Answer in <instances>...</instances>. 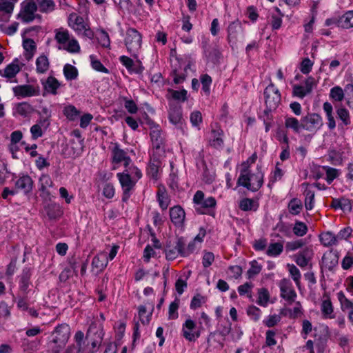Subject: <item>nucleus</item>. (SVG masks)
<instances>
[{"label": "nucleus", "instance_id": "ddd939ff", "mask_svg": "<svg viewBox=\"0 0 353 353\" xmlns=\"http://www.w3.org/2000/svg\"><path fill=\"white\" fill-rule=\"evenodd\" d=\"M265 102L270 110L276 109L281 101V94L279 89L270 83L264 90Z\"/></svg>", "mask_w": 353, "mask_h": 353}, {"label": "nucleus", "instance_id": "79ce46f5", "mask_svg": "<svg viewBox=\"0 0 353 353\" xmlns=\"http://www.w3.org/2000/svg\"><path fill=\"white\" fill-rule=\"evenodd\" d=\"M41 12H49L54 10L55 3L53 0H36L34 2Z\"/></svg>", "mask_w": 353, "mask_h": 353}, {"label": "nucleus", "instance_id": "052dcab7", "mask_svg": "<svg viewBox=\"0 0 353 353\" xmlns=\"http://www.w3.org/2000/svg\"><path fill=\"white\" fill-rule=\"evenodd\" d=\"M305 207L307 210H311L314 205V192L310 190H305Z\"/></svg>", "mask_w": 353, "mask_h": 353}, {"label": "nucleus", "instance_id": "412c9836", "mask_svg": "<svg viewBox=\"0 0 353 353\" xmlns=\"http://www.w3.org/2000/svg\"><path fill=\"white\" fill-rule=\"evenodd\" d=\"M119 61L130 73L140 74L143 70V67L139 61L134 62L131 58L125 55L121 56Z\"/></svg>", "mask_w": 353, "mask_h": 353}, {"label": "nucleus", "instance_id": "680f3d73", "mask_svg": "<svg viewBox=\"0 0 353 353\" xmlns=\"http://www.w3.org/2000/svg\"><path fill=\"white\" fill-rule=\"evenodd\" d=\"M261 310L254 305H250L247 309L248 316L254 321H258L261 318Z\"/></svg>", "mask_w": 353, "mask_h": 353}, {"label": "nucleus", "instance_id": "f3484780", "mask_svg": "<svg viewBox=\"0 0 353 353\" xmlns=\"http://www.w3.org/2000/svg\"><path fill=\"white\" fill-rule=\"evenodd\" d=\"M163 154H159L155 152H152L150 154V161L148 166L147 174L148 175L157 180L159 178V171L161 168V159Z\"/></svg>", "mask_w": 353, "mask_h": 353}, {"label": "nucleus", "instance_id": "aec40b11", "mask_svg": "<svg viewBox=\"0 0 353 353\" xmlns=\"http://www.w3.org/2000/svg\"><path fill=\"white\" fill-rule=\"evenodd\" d=\"M151 141L152 145V152L163 154V138L161 136V130L158 127L152 129L150 132Z\"/></svg>", "mask_w": 353, "mask_h": 353}, {"label": "nucleus", "instance_id": "2f4dec72", "mask_svg": "<svg viewBox=\"0 0 353 353\" xmlns=\"http://www.w3.org/2000/svg\"><path fill=\"white\" fill-rule=\"evenodd\" d=\"M337 299L340 303V307L343 312H348L353 310V301L348 299L343 292L340 291L337 293Z\"/></svg>", "mask_w": 353, "mask_h": 353}, {"label": "nucleus", "instance_id": "9d476101", "mask_svg": "<svg viewBox=\"0 0 353 353\" xmlns=\"http://www.w3.org/2000/svg\"><path fill=\"white\" fill-rule=\"evenodd\" d=\"M131 159L127 152L121 149L118 143H115L112 149V169L115 170L118 166L123 165L127 168L130 165Z\"/></svg>", "mask_w": 353, "mask_h": 353}, {"label": "nucleus", "instance_id": "5701e85b", "mask_svg": "<svg viewBox=\"0 0 353 353\" xmlns=\"http://www.w3.org/2000/svg\"><path fill=\"white\" fill-rule=\"evenodd\" d=\"M324 299L323 300L321 305V310L324 319H332L335 317L334 314V307L331 302L330 298L328 294L323 295Z\"/></svg>", "mask_w": 353, "mask_h": 353}, {"label": "nucleus", "instance_id": "39448f33", "mask_svg": "<svg viewBox=\"0 0 353 353\" xmlns=\"http://www.w3.org/2000/svg\"><path fill=\"white\" fill-rule=\"evenodd\" d=\"M69 26L73 29L79 36L92 39L94 37V32L89 26L84 22L82 17L76 14H70L68 19Z\"/></svg>", "mask_w": 353, "mask_h": 353}, {"label": "nucleus", "instance_id": "6e6552de", "mask_svg": "<svg viewBox=\"0 0 353 353\" xmlns=\"http://www.w3.org/2000/svg\"><path fill=\"white\" fill-rule=\"evenodd\" d=\"M185 245V241L183 237H178L174 240L167 241L164 252L165 258L168 261H173L178 256L182 257V252Z\"/></svg>", "mask_w": 353, "mask_h": 353}, {"label": "nucleus", "instance_id": "bb28decb", "mask_svg": "<svg viewBox=\"0 0 353 353\" xmlns=\"http://www.w3.org/2000/svg\"><path fill=\"white\" fill-rule=\"evenodd\" d=\"M223 131L219 128H216L215 129H212L211 131V137L210 139V143L214 148H221L223 145Z\"/></svg>", "mask_w": 353, "mask_h": 353}, {"label": "nucleus", "instance_id": "603ef678", "mask_svg": "<svg viewBox=\"0 0 353 353\" xmlns=\"http://www.w3.org/2000/svg\"><path fill=\"white\" fill-rule=\"evenodd\" d=\"M294 234L297 236H303L308 231L306 224L300 221H296L292 228Z\"/></svg>", "mask_w": 353, "mask_h": 353}, {"label": "nucleus", "instance_id": "c756f323", "mask_svg": "<svg viewBox=\"0 0 353 353\" xmlns=\"http://www.w3.org/2000/svg\"><path fill=\"white\" fill-rule=\"evenodd\" d=\"M157 199L162 210H165L168 208L170 199L164 188H159L157 193Z\"/></svg>", "mask_w": 353, "mask_h": 353}, {"label": "nucleus", "instance_id": "7ed1b4c3", "mask_svg": "<svg viewBox=\"0 0 353 353\" xmlns=\"http://www.w3.org/2000/svg\"><path fill=\"white\" fill-rule=\"evenodd\" d=\"M195 210L201 214L214 215L216 201L213 196L205 197L201 190H197L193 196Z\"/></svg>", "mask_w": 353, "mask_h": 353}, {"label": "nucleus", "instance_id": "e433bc0d", "mask_svg": "<svg viewBox=\"0 0 353 353\" xmlns=\"http://www.w3.org/2000/svg\"><path fill=\"white\" fill-rule=\"evenodd\" d=\"M321 243L326 247L332 246L338 243L336 235L331 232H323L320 235Z\"/></svg>", "mask_w": 353, "mask_h": 353}, {"label": "nucleus", "instance_id": "e2e57ef3", "mask_svg": "<svg viewBox=\"0 0 353 353\" xmlns=\"http://www.w3.org/2000/svg\"><path fill=\"white\" fill-rule=\"evenodd\" d=\"M39 184L40 190L44 192L52 185L53 182L48 174H42L39 178Z\"/></svg>", "mask_w": 353, "mask_h": 353}, {"label": "nucleus", "instance_id": "58836bf2", "mask_svg": "<svg viewBox=\"0 0 353 353\" xmlns=\"http://www.w3.org/2000/svg\"><path fill=\"white\" fill-rule=\"evenodd\" d=\"M283 14L279 8L275 7L271 14V26L273 30H278L282 25V17Z\"/></svg>", "mask_w": 353, "mask_h": 353}, {"label": "nucleus", "instance_id": "37998d69", "mask_svg": "<svg viewBox=\"0 0 353 353\" xmlns=\"http://www.w3.org/2000/svg\"><path fill=\"white\" fill-rule=\"evenodd\" d=\"M283 250V245L281 242L272 243L269 245L266 254L271 257H276L279 256Z\"/></svg>", "mask_w": 353, "mask_h": 353}, {"label": "nucleus", "instance_id": "c9c22d12", "mask_svg": "<svg viewBox=\"0 0 353 353\" xmlns=\"http://www.w3.org/2000/svg\"><path fill=\"white\" fill-rule=\"evenodd\" d=\"M270 295L268 289L261 288L257 290L256 303L262 307H267L270 301Z\"/></svg>", "mask_w": 353, "mask_h": 353}, {"label": "nucleus", "instance_id": "8fccbe9b", "mask_svg": "<svg viewBox=\"0 0 353 353\" xmlns=\"http://www.w3.org/2000/svg\"><path fill=\"white\" fill-rule=\"evenodd\" d=\"M63 112L70 121H74L80 114V112L72 105L65 106Z\"/></svg>", "mask_w": 353, "mask_h": 353}, {"label": "nucleus", "instance_id": "a211bd4d", "mask_svg": "<svg viewBox=\"0 0 353 353\" xmlns=\"http://www.w3.org/2000/svg\"><path fill=\"white\" fill-rule=\"evenodd\" d=\"M21 5L22 8L19 14V18L26 23L32 21L35 18V12L37 10L36 3L32 1H24Z\"/></svg>", "mask_w": 353, "mask_h": 353}, {"label": "nucleus", "instance_id": "49530a36", "mask_svg": "<svg viewBox=\"0 0 353 353\" xmlns=\"http://www.w3.org/2000/svg\"><path fill=\"white\" fill-rule=\"evenodd\" d=\"M32 110L31 105L27 102L19 103L14 107V112L23 117L28 115Z\"/></svg>", "mask_w": 353, "mask_h": 353}, {"label": "nucleus", "instance_id": "0eeeda50", "mask_svg": "<svg viewBox=\"0 0 353 353\" xmlns=\"http://www.w3.org/2000/svg\"><path fill=\"white\" fill-rule=\"evenodd\" d=\"M142 37L141 34L134 28H128L126 31L125 44L128 51L133 57H137L141 46Z\"/></svg>", "mask_w": 353, "mask_h": 353}, {"label": "nucleus", "instance_id": "3c124183", "mask_svg": "<svg viewBox=\"0 0 353 353\" xmlns=\"http://www.w3.org/2000/svg\"><path fill=\"white\" fill-rule=\"evenodd\" d=\"M330 98L336 102H341L344 99L343 90L339 85L331 88L330 92Z\"/></svg>", "mask_w": 353, "mask_h": 353}, {"label": "nucleus", "instance_id": "72a5a7b5", "mask_svg": "<svg viewBox=\"0 0 353 353\" xmlns=\"http://www.w3.org/2000/svg\"><path fill=\"white\" fill-rule=\"evenodd\" d=\"M23 47L25 50V58L26 60L30 61L33 57L36 51L35 42L31 39H26L23 40Z\"/></svg>", "mask_w": 353, "mask_h": 353}, {"label": "nucleus", "instance_id": "1a4fd4ad", "mask_svg": "<svg viewBox=\"0 0 353 353\" xmlns=\"http://www.w3.org/2000/svg\"><path fill=\"white\" fill-rule=\"evenodd\" d=\"M117 177L123 191L122 201L127 202L134 191L137 183L128 176V173L123 172H118Z\"/></svg>", "mask_w": 353, "mask_h": 353}, {"label": "nucleus", "instance_id": "2eb2a0df", "mask_svg": "<svg viewBox=\"0 0 353 353\" xmlns=\"http://www.w3.org/2000/svg\"><path fill=\"white\" fill-rule=\"evenodd\" d=\"M12 91L18 99L37 97L40 94L39 86L32 84L17 85L12 88Z\"/></svg>", "mask_w": 353, "mask_h": 353}, {"label": "nucleus", "instance_id": "b1692460", "mask_svg": "<svg viewBox=\"0 0 353 353\" xmlns=\"http://www.w3.org/2000/svg\"><path fill=\"white\" fill-rule=\"evenodd\" d=\"M15 186L17 189H19L24 193L27 194L32 190L33 181L29 175L24 174L16 181Z\"/></svg>", "mask_w": 353, "mask_h": 353}, {"label": "nucleus", "instance_id": "774afa93", "mask_svg": "<svg viewBox=\"0 0 353 353\" xmlns=\"http://www.w3.org/2000/svg\"><path fill=\"white\" fill-rule=\"evenodd\" d=\"M345 91L347 94V105L353 109V84H347L345 87Z\"/></svg>", "mask_w": 353, "mask_h": 353}, {"label": "nucleus", "instance_id": "f03ea898", "mask_svg": "<svg viewBox=\"0 0 353 353\" xmlns=\"http://www.w3.org/2000/svg\"><path fill=\"white\" fill-rule=\"evenodd\" d=\"M55 40L59 45V49H63L72 54L80 52L81 48L78 41L67 29L63 28L57 29L55 30Z\"/></svg>", "mask_w": 353, "mask_h": 353}, {"label": "nucleus", "instance_id": "f257e3e1", "mask_svg": "<svg viewBox=\"0 0 353 353\" xmlns=\"http://www.w3.org/2000/svg\"><path fill=\"white\" fill-rule=\"evenodd\" d=\"M263 178L264 173L261 170V167L258 165L254 172L250 171L249 173H247L245 171H240L237 184L252 192H256L262 187Z\"/></svg>", "mask_w": 353, "mask_h": 353}, {"label": "nucleus", "instance_id": "ea45409f", "mask_svg": "<svg viewBox=\"0 0 353 353\" xmlns=\"http://www.w3.org/2000/svg\"><path fill=\"white\" fill-rule=\"evenodd\" d=\"M339 27L348 29L353 27V10L346 12L339 19Z\"/></svg>", "mask_w": 353, "mask_h": 353}, {"label": "nucleus", "instance_id": "338daca9", "mask_svg": "<svg viewBox=\"0 0 353 353\" xmlns=\"http://www.w3.org/2000/svg\"><path fill=\"white\" fill-rule=\"evenodd\" d=\"M179 307V301L176 300L172 302L169 305L168 310V319H176L179 316L178 309Z\"/></svg>", "mask_w": 353, "mask_h": 353}, {"label": "nucleus", "instance_id": "6ab92c4d", "mask_svg": "<svg viewBox=\"0 0 353 353\" xmlns=\"http://www.w3.org/2000/svg\"><path fill=\"white\" fill-rule=\"evenodd\" d=\"M170 218L176 228L184 229L185 212L180 205H175L170 209Z\"/></svg>", "mask_w": 353, "mask_h": 353}, {"label": "nucleus", "instance_id": "bf43d9fd", "mask_svg": "<svg viewBox=\"0 0 353 353\" xmlns=\"http://www.w3.org/2000/svg\"><path fill=\"white\" fill-rule=\"evenodd\" d=\"M18 0H0V10L10 14Z\"/></svg>", "mask_w": 353, "mask_h": 353}, {"label": "nucleus", "instance_id": "f8f14e48", "mask_svg": "<svg viewBox=\"0 0 353 353\" xmlns=\"http://www.w3.org/2000/svg\"><path fill=\"white\" fill-rule=\"evenodd\" d=\"M280 296L288 305L295 302L297 294L294 290L291 281L288 279H283L279 283Z\"/></svg>", "mask_w": 353, "mask_h": 353}, {"label": "nucleus", "instance_id": "c03bdc74", "mask_svg": "<svg viewBox=\"0 0 353 353\" xmlns=\"http://www.w3.org/2000/svg\"><path fill=\"white\" fill-rule=\"evenodd\" d=\"M322 263L325 268L332 270L337 264L336 256L332 252L325 253L322 257Z\"/></svg>", "mask_w": 353, "mask_h": 353}, {"label": "nucleus", "instance_id": "5fc2aeb1", "mask_svg": "<svg viewBox=\"0 0 353 353\" xmlns=\"http://www.w3.org/2000/svg\"><path fill=\"white\" fill-rule=\"evenodd\" d=\"M302 208V203L298 199H292L288 204L289 212L292 215H298L301 212Z\"/></svg>", "mask_w": 353, "mask_h": 353}, {"label": "nucleus", "instance_id": "4c0bfd02", "mask_svg": "<svg viewBox=\"0 0 353 353\" xmlns=\"http://www.w3.org/2000/svg\"><path fill=\"white\" fill-rule=\"evenodd\" d=\"M108 263V259L105 253H100L92 259V265L94 268L103 270Z\"/></svg>", "mask_w": 353, "mask_h": 353}, {"label": "nucleus", "instance_id": "69168bd1", "mask_svg": "<svg viewBox=\"0 0 353 353\" xmlns=\"http://www.w3.org/2000/svg\"><path fill=\"white\" fill-rule=\"evenodd\" d=\"M90 59L91 61V65L94 70L103 73H108V70L97 59H95L94 55H90Z\"/></svg>", "mask_w": 353, "mask_h": 353}, {"label": "nucleus", "instance_id": "4468645a", "mask_svg": "<svg viewBox=\"0 0 353 353\" xmlns=\"http://www.w3.org/2000/svg\"><path fill=\"white\" fill-rule=\"evenodd\" d=\"M303 129L316 132L323 125L322 117L316 113L308 114L301 119Z\"/></svg>", "mask_w": 353, "mask_h": 353}, {"label": "nucleus", "instance_id": "4d7b16f0", "mask_svg": "<svg viewBox=\"0 0 353 353\" xmlns=\"http://www.w3.org/2000/svg\"><path fill=\"white\" fill-rule=\"evenodd\" d=\"M63 74L67 80H73L77 77L78 71L74 66L66 64L63 67Z\"/></svg>", "mask_w": 353, "mask_h": 353}, {"label": "nucleus", "instance_id": "de8ad7c7", "mask_svg": "<svg viewBox=\"0 0 353 353\" xmlns=\"http://www.w3.org/2000/svg\"><path fill=\"white\" fill-rule=\"evenodd\" d=\"M123 172L124 173H128V176L136 183H137L143 176L141 170L135 165H128L127 168H125V170Z\"/></svg>", "mask_w": 353, "mask_h": 353}, {"label": "nucleus", "instance_id": "6e6d98bb", "mask_svg": "<svg viewBox=\"0 0 353 353\" xmlns=\"http://www.w3.org/2000/svg\"><path fill=\"white\" fill-rule=\"evenodd\" d=\"M281 321V314H270L266 316L263 321V323L265 326L268 327H272L276 325Z\"/></svg>", "mask_w": 353, "mask_h": 353}, {"label": "nucleus", "instance_id": "13d9d810", "mask_svg": "<svg viewBox=\"0 0 353 353\" xmlns=\"http://www.w3.org/2000/svg\"><path fill=\"white\" fill-rule=\"evenodd\" d=\"M287 267L292 279L295 282L296 285L299 287L300 279L301 277L299 270L294 264H288Z\"/></svg>", "mask_w": 353, "mask_h": 353}, {"label": "nucleus", "instance_id": "393cba45", "mask_svg": "<svg viewBox=\"0 0 353 353\" xmlns=\"http://www.w3.org/2000/svg\"><path fill=\"white\" fill-rule=\"evenodd\" d=\"M154 310V303L150 304L148 311L145 305H139L138 307V314L139 321L143 325H148L150 321L151 316Z\"/></svg>", "mask_w": 353, "mask_h": 353}, {"label": "nucleus", "instance_id": "0e129e2a", "mask_svg": "<svg viewBox=\"0 0 353 353\" xmlns=\"http://www.w3.org/2000/svg\"><path fill=\"white\" fill-rule=\"evenodd\" d=\"M294 303V307L292 309L288 310L289 312V316L291 319H296L301 316L303 313V310L301 303L299 301H295Z\"/></svg>", "mask_w": 353, "mask_h": 353}, {"label": "nucleus", "instance_id": "9b49d317", "mask_svg": "<svg viewBox=\"0 0 353 353\" xmlns=\"http://www.w3.org/2000/svg\"><path fill=\"white\" fill-rule=\"evenodd\" d=\"M181 334L189 342H194L200 337L201 330L196 326V322L188 318L182 325Z\"/></svg>", "mask_w": 353, "mask_h": 353}, {"label": "nucleus", "instance_id": "20e7f679", "mask_svg": "<svg viewBox=\"0 0 353 353\" xmlns=\"http://www.w3.org/2000/svg\"><path fill=\"white\" fill-rule=\"evenodd\" d=\"M53 334L54 336L51 344L56 346L53 347L52 353H59L69 339L70 328L66 323L60 324L55 327Z\"/></svg>", "mask_w": 353, "mask_h": 353}, {"label": "nucleus", "instance_id": "f704fd0d", "mask_svg": "<svg viewBox=\"0 0 353 353\" xmlns=\"http://www.w3.org/2000/svg\"><path fill=\"white\" fill-rule=\"evenodd\" d=\"M171 172L168 179L167 183L168 186L174 191L178 190L179 188V176L178 170L174 168L172 163H170Z\"/></svg>", "mask_w": 353, "mask_h": 353}, {"label": "nucleus", "instance_id": "7c9ffc66", "mask_svg": "<svg viewBox=\"0 0 353 353\" xmlns=\"http://www.w3.org/2000/svg\"><path fill=\"white\" fill-rule=\"evenodd\" d=\"M285 127L287 129H291L295 133H299L303 129L302 121H299L296 118L286 116L285 117Z\"/></svg>", "mask_w": 353, "mask_h": 353}, {"label": "nucleus", "instance_id": "473e14b6", "mask_svg": "<svg viewBox=\"0 0 353 353\" xmlns=\"http://www.w3.org/2000/svg\"><path fill=\"white\" fill-rule=\"evenodd\" d=\"M259 205L258 201L254 199L245 198L239 203V208L243 211H256Z\"/></svg>", "mask_w": 353, "mask_h": 353}, {"label": "nucleus", "instance_id": "a878e982", "mask_svg": "<svg viewBox=\"0 0 353 353\" xmlns=\"http://www.w3.org/2000/svg\"><path fill=\"white\" fill-rule=\"evenodd\" d=\"M44 90L53 95L58 94L57 90L61 87V84L54 77H48L45 82L43 83Z\"/></svg>", "mask_w": 353, "mask_h": 353}, {"label": "nucleus", "instance_id": "864d4df0", "mask_svg": "<svg viewBox=\"0 0 353 353\" xmlns=\"http://www.w3.org/2000/svg\"><path fill=\"white\" fill-rule=\"evenodd\" d=\"M250 268L247 272L248 278L249 279L255 277L261 272L262 270V265L255 260L252 261L250 263Z\"/></svg>", "mask_w": 353, "mask_h": 353}, {"label": "nucleus", "instance_id": "423d86ee", "mask_svg": "<svg viewBox=\"0 0 353 353\" xmlns=\"http://www.w3.org/2000/svg\"><path fill=\"white\" fill-rule=\"evenodd\" d=\"M244 29L239 20L232 21L227 28V40L232 48L236 47L237 43L244 38Z\"/></svg>", "mask_w": 353, "mask_h": 353}, {"label": "nucleus", "instance_id": "4be33fe9", "mask_svg": "<svg viewBox=\"0 0 353 353\" xmlns=\"http://www.w3.org/2000/svg\"><path fill=\"white\" fill-rule=\"evenodd\" d=\"M336 112L337 118L340 120L341 123L339 124V128L344 129L352 123L351 116L349 110L345 107L340 105L336 108Z\"/></svg>", "mask_w": 353, "mask_h": 353}, {"label": "nucleus", "instance_id": "a18cd8bd", "mask_svg": "<svg viewBox=\"0 0 353 353\" xmlns=\"http://www.w3.org/2000/svg\"><path fill=\"white\" fill-rule=\"evenodd\" d=\"M45 211L50 219H55L61 214L59 205L56 203L48 204L45 207Z\"/></svg>", "mask_w": 353, "mask_h": 353}, {"label": "nucleus", "instance_id": "cd10ccee", "mask_svg": "<svg viewBox=\"0 0 353 353\" xmlns=\"http://www.w3.org/2000/svg\"><path fill=\"white\" fill-rule=\"evenodd\" d=\"M312 250L307 248L299 252L296 256L295 261L299 266L304 268L308 265L312 259Z\"/></svg>", "mask_w": 353, "mask_h": 353}, {"label": "nucleus", "instance_id": "c85d7f7f", "mask_svg": "<svg viewBox=\"0 0 353 353\" xmlns=\"http://www.w3.org/2000/svg\"><path fill=\"white\" fill-rule=\"evenodd\" d=\"M21 68L19 65V60L15 59L11 63L6 66L3 70V73L2 74L0 71V74L8 79H11L14 77L19 72Z\"/></svg>", "mask_w": 353, "mask_h": 353}, {"label": "nucleus", "instance_id": "a19ab883", "mask_svg": "<svg viewBox=\"0 0 353 353\" xmlns=\"http://www.w3.org/2000/svg\"><path fill=\"white\" fill-rule=\"evenodd\" d=\"M50 63L48 59L45 55L39 56L36 60V70L37 73H46L49 69Z\"/></svg>", "mask_w": 353, "mask_h": 353}, {"label": "nucleus", "instance_id": "dca6fc26", "mask_svg": "<svg viewBox=\"0 0 353 353\" xmlns=\"http://www.w3.org/2000/svg\"><path fill=\"white\" fill-rule=\"evenodd\" d=\"M168 119L170 122L176 128L183 129L185 124L182 114V108L180 105H170L168 112Z\"/></svg>", "mask_w": 353, "mask_h": 353}, {"label": "nucleus", "instance_id": "09e8293b", "mask_svg": "<svg viewBox=\"0 0 353 353\" xmlns=\"http://www.w3.org/2000/svg\"><path fill=\"white\" fill-rule=\"evenodd\" d=\"M96 38L99 43L103 48H110V39L107 32L101 29L97 31Z\"/></svg>", "mask_w": 353, "mask_h": 353}]
</instances>
